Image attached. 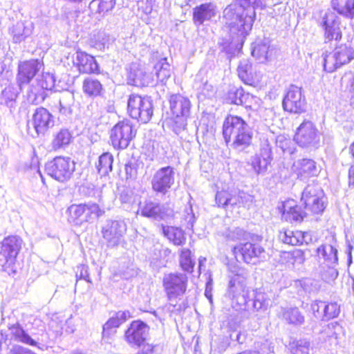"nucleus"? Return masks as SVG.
<instances>
[{
    "mask_svg": "<svg viewBox=\"0 0 354 354\" xmlns=\"http://www.w3.org/2000/svg\"><path fill=\"white\" fill-rule=\"evenodd\" d=\"M261 4V0H235L224 9L223 18L228 25L232 39H221L218 44L222 51L231 54L238 43L243 41L256 19L255 10Z\"/></svg>",
    "mask_w": 354,
    "mask_h": 354,
    "instance_id": "obj_1",
    "label": "nucleus"
},
{
    "mask_svg": "<svg viewBox=\"0 0 354 354\" xmlns=\"http://www.w3.org/2000/svg\"><path fill=\"white\" fill-rule=\"evenodd\" d=\"M252 131L248 124L241 117L228 115L223 124V136L226 145L237 151H243L252 143Z\"/></svg>",
    "mask_w": 354,
    "mask_h": 354,
    "instance_id": "obj_2",
    "label": "nucleus"
},
{
    "mask_svg": "<svg viewBox=\"0 0 354 354\" xmlns=\"http://www.w3.org/2000/svg\"><path fill=\"white\" fill-rule=\"evenodd\" d=\"M170 110L174 117L173 130L179 134L187 126V118L191 109L189 99L180 94H173L169 97Z\"/></svg>",
    "mask_w": 354,
    "mask_h": 354,
    "instance_id": "obj_3",
    "label": "nucleus"
},
{
    "mask_svg": "<svg viewBox=\"0 0 354 354\" xmlns=\"http://www.w3.org/2000/svg\"><path fill=\"white\" fill-rule=\"evenodd\" d=\"M301 201L309 214H322L326 208V198L318 184L308 185L302 192Z\"/></svg>",
    "mask_w": 354,
    "mask_h": 354,
    "instance_id": "obj_4",
    "label": "nucleus"
},
{
    "mask_svg": "<svg viewBox=\"0 0 354 354\" xmlns=\"http://www.w3.org/2000/svg\"><path fill=\"white\" fill-rule=\"evenodd\" d=\"M127 111L132 118L147 123L153 113V102L150 97L132 94L128 99Z\"/></svg>",
    "mask_w": 354,
    "mask_h": 354,
    "instance_id": "obj_5",
    "label": "nucleus"
},
{
    "mask_svg": "<svg viewBox=\"0 0 354 354\" xmlns=\"http://www.w3.org/2000/svg\"><path fill=\"white\" fill-rule=\"evenodd\" d=\"M354 59V48L342 44L336 46L333 50L324 57V68L328 73H333L342 66L348 64Z\"/></svg>",
    "mask_w": 354,
    "mask_h": 354,
    "instance_id": "obj_6",
    "label": "nucleus"
},
{
    "mask_svg": "<svg viewBox=\"0 0 354 354\" xmlns=\"http://www.w3.org/2000/svg\"><path fill=\"white\" fill-rule=\"evenodd\" d=\"M136 130L129 120L118 122L110 131V141L117 150L127 149L136 137Z\"/></svg>",
    "mask_w": 354,
    "mask_h": 354,
    "instance_id": "obj_7",
    "label": "nucleus"
},
{
    "mask_svg": "<svg viewBox=\"0 0 354 354\" xmlns=\"http://www.w3.org/2000/svg\"><path fill=\"white\" fill-rule=\"evenodd\" d=\"M75 169V162L68 157L57 156L46 164L48 175L59 182L70 180Z\"/></svg>",
    "mask_w": 354,
    "mask_h": 354,
    "instance_id": "obj_8",
    "label": "nucleus"
},
{
    "mask_svg": "<svg viewBox=\"0 0 354 354\" xmlns=\"http://www.w3.org/2000/svg\"><path fill=\"white\" fill-rule=\"evenodd\" d=\"M271 142L268 138H263L261 141L258 153L251 156L248 164L251 166L256 175L265 176L268 167L273 160Z\"/></svg>",
    "mask_w": 354,
    "mask_h": 354,
    "instance_id": "obj_9",
    "label": "nucleus"
},
{
    "mask_svg": "<svg viewBox=\"0 0 354 354\" xmlns=\"http://www.w3.org/2000/svg\"><path fill=\"white\" fill-rule=\"evenodd\" d=\"M137 214L143 217L154 220H166L174 216V211L165 204H160L153 201L151 198H145L144 201H139Z\"/></svg>",
    "mask_w": 354,
    "mask_h": 354,
    "instance_id": "obj_10",
    "label": "nucleus"
},
{
    "mask_svg": "<svg viewBox=\"0 0 354 354\" xmlns=\"http://www.w3.org/2000/svg\"><path fill=\"white\" fill-rule=\"evenodd\" d=\"M188 277L187 274L174 272L165 274L163 287L168 299L172 301L183 296L187 290Z\"/></svg>",
    "mask_w": 354,
    "mask_h": 354,
    "instance_id": "obj_11",
    "label": "nucleus"
},
{
    "mask_svg": "<svg viewBox=\"0 0 354 354\" xmlns=\"http://www.w3.org/2000/svg\"><path fill=\"white\" fill-rule=\"evenodd\" d=\"M283 109L291 113H301L306 110V100L301 87L291 84L283 97Z\"/></svg>",
    "mask_w": 354,
    "mask_h": 354,
    "instance_id": "obj_12",
    "label": "nucleus"
},
{
    "mask_svg": "<svg viewBox=\"0 0 354 354\" xmlns=\"http://www.w3.org/2000/svg\"><path fill=\"white\" fill-rule=\"evenodd\" d=\"M175 183V171L172 167L167 166L158 169L151 180V189L157 195H166Z\"/></svg>",
    "mask_w": 354,
    "mask_h": 354,
    "instance_id": "obj_13",
    "label": "nucleus"
},
{
    "mask_svg": "<svg viewBox=\"0 0 354 354\" xmlns=\"http://www.w3.org/2000/svg\"><path fill=\"white\" fill-rule=\"evenodd\" d=\"M295 140L302 148L315 149L319 142V134L312 122L305 120L297 128Z\"/></svg>",
    "mask_w": 354,
    "mask_h": 354,
    "instance_id": "obj_14",
    "label": "nucleus"
},
{
    "mask_svg": "<svg viewBox=\"0 0 354 354\" xmlns=\"http://www.w3.org/2000/svg\"><path fill=\"white\" fill-rule=\"evenodd\" d=\"M127 224L123 220H107L102 227V234L108 248L117 247L127 232Z\"/></svg>",
    "mask_w": 354,
    "mask_h": 354,
    "instance_id": "obj_15",
    "label": "nucleus"
},
{
    "mask_svg": "<svg viewBox=\"0 0 354 354\" xmlns=\"http://www.w3.org/2000/svg\"><path fill=\"white\" fill-rule=\"evenodd\" d=\"M246 283L244 277L240 274L233 275L228 283L227 295L233 302H236L240 306H249L245 291Z\"/></svg>",
    "mask_w": 354,
    "mask_h": 354,
    "instance_id": "obj_16",
    "label": "nucleus"
},
{
    "mask_svg": "<svg viewBox=\"0 0 354 354\" xmlns=\"http://www.w3.org/2000/svg\"><path fill=\"white\" fill-rule=\"evenodd\" d=\"M43 66V62L39 59H32L20 62L17 75V82L19 89L22 90L24 85L28 84Z\"/></svg>",
    "mask_w": 354,
    "mask_h": 354,
    "instance_id": "obj_17",
    "label": "nucleus"
},
{
    "mask_svg": "<svg viewBox=\"0 0 354 354\" xmlns=\"http://www.w3.org/2000/svg\"><path fill=\"white\" fill-rule=\"evenodd\" d=\"M319 25L324 30L326 41H338L341 39L342 34L339 27L338 17L332 11L328 10L321 17Z\"/></svg>",
    "mask_w": 354,
    "mask_h": 354,
    "instance_id": "obj_18",
    "label": "nucleus"
},
{
    "mask_svg": "<svg viewBox=\"0 0 354 354\" xmlns=\"http://www.w3.org/2000/svg\"><path fill=\"white\" fill-rule=\"evenodd\" d=\"M149 326L140 320L133 321L124 333V339L131 346L140 347L147 339Z\"/></svg>",
    "mask_w": 354,
    "mask_h": 354,
    "instance_id": "obj_19",
    "label": "nucleus"
},
{
    "mask_svg": "<svg viewBox=\"0 0 354 354\" xmlns=\"http://www.w3.org/2000/svg\"><path fill=\"white\" fill-rule=\"evenodd\" d=\"M235 255L239 254L242 260L247 263H255L259 259L264 257L266 251L257 243L246 242L239 243L233 248Z\"/></svg>",
    "mask_w": 354,
    "mask_h": 354,
    "instance_id": "obj_20",
    "label": "nucleus"
},
{
    "mask_svg": "<svg viewBox=\"0 0 354 354\" xmlns=\"http://www.w3.org/2000/svg\"><path fill=\"white\" fill-rule=\"evenodd\" d=\"M32 124L35 131L33 137L44 136L45 133L54 126L53 115L45 108H37L32 115Z\"/></svg>",
    "mask_w": 354,
    "mask_h": 354,
    "instance_id": "obj_21",
    "label": "nucleus"
},
{
    "mask_svg": "<svg viewBox=\"0 0 354 354\" xmlns=\"http://www.w3.org/2000/svg\"><path fill=\"white\" fill-rule=\"evenodd\" d=\"M128 79L136 86H149L155 83L153 75L138 64H132Z\"/></svg>",
    "mask_w": 354,
    "mask_h": 354,
    "instance_id": "obj_22",
    "label": "nucleus"
},
{
    "mask_svg": "<svg viewBox=\"0 0 354 354\" xmlns=\"http://www.w3.org/2000/svg\"><path fill=\"white\" fill-rule=\"evenodd\" d=\"M23 243L22 239L18 236H8L1 242L0 254H2L6 262L12 263L18 255Z\"/></svg>",
    "mask_w": 354,
    "mask_h": 354,
    "instance_id": "obj_23",
    "label": "nucleus"
},
{
    "mask_svg": "<svg viewBox=\"0 0 354 354\" xmlns=\"http://www.w3.org/2000/svg\"><path fill=\"white\" fill-rule=\"evenodd\" d=\"M37 80L41 89L36 93L31 91L28 97V100L30 102L35 104L41 103L44 100L46 97L44 90H51L54 87L55 82V77L50 73H43Z\"/></svg>",
    "mask_w": 354,
    "mask_h": 354,
    "instance_id": "obj_24",
    "label": "nucleus"
},
{
    "mask_svg": "<svg viewBox=\"0 0 354 354\" xmlns=\"http://www.w3.org/2000/svg\"><path fill=\"white\" fill-rule=\"evenodd\" d=\"M74 63L81 73H98L99 66L94 57L80 50L76 52Z\"/></svg>",
    "mask_w": 354,
    "mask_h": 354,
    "instance_id": "obj_25",
    "label": "nucleus"
},
{
    "mask_svg": "<svg viewBox=\"0 0 354 354\" xmlns=\"http://www.w3.org/2000/svg\"><path fill=\"white\" fill-rule=\"evenodd\" d=\"M318 255L322 257L327 265L338 264L337 242L332 236L328 242L322 244L317 250Z\"/></svg>",
    "mask_w": 354,
    "mask_h": 354,
    "instance_id": "obj_26",
    "label": "nucleus"
},
{
    "mask_svg": "<svg viewBox=\"0 0 354 354\" xmlns=\"http://www.w3.org/2000/svg\"><path fill=\"white\" fill-rule=\"evenodd\" d=\"M216 15V6L212 3H203L193 10L194 24L200 26Z\"/></svg>",
    "mask_w": 354,
    "mask_h": 354,
    "instance_id": "obj_27",
    "label": "nucleus"
},
{
    "mask_svg": "<svg viewBox=\"0 0 354 354\" xmlns=\"http://www.w3.org/2000/svg\"><path fill=\"white\" fill-rule=\"evenodd\" d=\"M308 215V212L293 200L287 201L283 204L282 217L287 221L301 222Z\"/></svg>",
    "mask_w": 354,
    "mask_h": 354,
    "instance_id": "obj_28",
    "label": "nucleus"
},
{
    "mask_svg": "<svg viewBox=\"0 0 354 354\" xmlns=\"http://www.w3.org/2000/svg\"><path fill=\"white\" fill-rule=\"evenodd\" d=\"M131 317L129 310L118 311L103 325L102 337H109L115 333V329Z\"/></svg>",
    "mask_w": 354,
    "mask_h": 354,
    "instance_id": "obj_29",
    "label": "nucleus"
},
{
    "mask_svg": "<svg viewBox=\"0 0 354 354\" xmlns=\"http://www.w3.org/2000/svg\"><path fill=\"white\" fill-rule=\"evenodd\" d=\"M162 232L164 236L175 245L181 246L186 243L185 232L180 227L162 225Z\"/></svg>",
    "mask_w": 354,
    "mask_h": 354,
    "instance_id": "obj_30",
    "label": "nucleus"
},
{
    "mask_svg": "<svg viewBox=\"0 0 354 354\" xmlns=\"http://www.w3.org/2000/svg\"><path fill=\"white\" fill-rule=\"evenodd\" d=\"M9 330L12 337L15 341L28 344L30 346H37V342L34 340L19 324L16 323L9 326Z\"/></svg>",
    "mask_w": 354,
    "mask_h": 354,
    "instance_id": "obj_31",
    "label": "nucleus"
},
{
    "mask_svg": "<svg viewBox=\"0 0 354 354\" xmlns=\"http://www.w3.org/2000/svg\"><path fill=\"white\" fill-rule=\"evenodd\" d=\"M299 173L306 177L317 176L322 168L317 162L309 158H303L299 162Z\"/></svg>",
    "mask_w": 354,
    "mask_h": 354,
    "instance_id": "obj_32",
    "label": "nucleus"
},
{
    "mask_svg": "<svg viewBox=\"0 0 354 354\" xmlns=\"http://www.w3.org/2000/svg\"><path fill=\"white\" fill-rule=\"evenodd\" d=\"M72 135L67 129H61L53 135L51 142L52 149L55 151L65 149L71 142Z\"/></svg>",
    "mask_w": 354,
    "mask_h": 354,
    "instance_id": "obj_33",
    "label": "nucleus"
},
{
    "mask_svg": "<svg viewBox=\"0 0 354 354\" xmlns=\"http://www.w3.org/2000/svg\"><path fill=\"white\" fill-rule=\"evenodd\" d=\"M74 102L75 97L72 92L66 91L61 93L59 97V113L66 116L71 115Z\"/></svg>",
    "mask_w": 354,
    "mask_h": 354,
    "instance_id": "obj_34",
    "label": "nucleus"
},
{
    "mask_svg": "<svg viewBox=\"0 0 354 354\" xmlns=\"http://www.w3.org/2000/svg\"><path fill=\"white\" fill-rule=\"evenodd\" d=\"M82 89L84 93L89 97L100 96L104 92L100 82L92 77H87L84 80Z\"/></svg>",
    "mask_w": 354,
    "mask_h": 354,
    "instance_id": "obj_35",
    "label": "nucleus"
},
{
    "mask_svg": "<svg viewBox=\"0 0 354 354\" xmlns=\"http://www.w3.org/2000/svg\"><path fill=\"white\" fill-rule=\"evenodd\" d=\"M113 156L109 152L103 153L96 163L97 173L101 176H107L113 169Z\"/></svg>",
    "mask_w": 354,
    "mask_h": 354,
    "instance_id": "obj_36",
    "label": "nucleus"
},
{
    "mask_svg": "<svg viewBox=\"0 0 354 354\" xmlns=\"http://www.w3.org/2000/svg\"><path fill=\"white\" fill-rule=\"evenodd\" d=\"M342 331L341 326L337 322H331L323 328L321 332L322 338L330 341L331 344H338V335Z\"/></svg>",
    "mask_w": 354,
    "mask_h": 354,
    "instance_id": "obj_37",
    "label": "nucleus"
},
{
    "mask_svg": "<svg viewBox=\"0 0 354 354\" xmlns=\"http://www.w3.org/2000/svg\"><path fill=\"white\" fill-rule=\"evenodd\" d=\"M83 224L102 216L104 212L95 203H83Z\"/></svg>",
    "mask_w": 354,
    "mask_h": 354,
    "instance_id": "obj_38",
    "label": "nucleus"
},
{
    "mask_svg": "<svg viewBox=\"0 0 354 354\" xmlns=\"http://www.w3.org/2000/svg\"><path fill=\"white\" fill-rule=\"evenodd\" d=\"M19 91L13 86H8L1 92L0 102L1 104L9 107L10 111L16 106V99L18 96Z\"/></svg>",
    "mask_w": 354,
    "mask_h": 354,
    "instance_id": "obj_39",
    "label": "nucleus"
},
{
    "mask_svg": "<svg viewBox=\"0 0 354 354\" xmlns=\"http://www.w3.org/2000/svg\"><path fill=\"white\" fill-rule=\"evenodd\" d=\"M154 70L157 80L162 83L167 80L171 75V68L166 58L162 59L156 63Z\"/></svg>",
    "mask_w": 354,
    "mask_h": 354,
    "instance_id": "obj_40",
    "label": "nucleus"
},
{
    "mask_svg": "<svg viewBox=\"0 0 354 354\" xmlns=\"http://www.w3.org/2000/svg\"><path fill=\"white\" fill-rule=\"evenodd\" d=\"M115 5V0H92L88 8L92 12L101 14L111 10Z\"/></svg>",
    "mask_w": 354,
    "mask_h": 354,
    "instance_id": "obj_41",
    "label": "nucleus"
},
{
    "mask_svg": "<svg viewBox=\"0 0 354 354\" xmlns=\"http://www.w3.org/2000/svg\"><path fill=\"white\" fill-rule=\"evenodd\" d=\"M83 203L73 204L68 208V221L76 226L83 224Z\"/></svg>",
    "mask_w": 354,
    "mask_h": 354,
    "instance_id": "obj_42",
    "label": "nucleus"
},
{
    "mask_svg": "<svg viewBox=\"0 0 354 354\" xmlns=\"http://www.w3.org/2000/svg\"><path fill=\"white\" fill-rule=\"evenodd\" d=\"M11 31L15 43H20L32 33L31 28L25 26L23 22H17L13 26Z\"/></svg>",
    "mask_w": 354,
    "mask_h": 354,
    "instance_id": "obj_43",
    "label": "nucleus"
},
{
    "mask_svg": "<svg viewBox=\"0 0 354 354\" xmlns=\"http://www.w3.org/2000/svg\"><path fill=\"white\" fill-rule=\"evenodd\" d=\"M248 97L242 87L232 86L228 91L227 100L230 104H243Z\"/></svg>",
    "mask_w": 354,
    "mask_h": 354,
    "instance_id": "obj_44",
    "label": "nucleus"
},
{
    "mask_svg": "<svg viewBox=\"0 0 354 354\" xmlns=\"http://www.w3.org/2000/svg\"><path fill=\"white\" fill-rule=\"evenodd\" d=\"M110 41V35L104 31L97 32L91 39L93 47L100 50H104L106 48H108Z\"/></svg>",
    "mask_w": 354,
    "mask_h": 354,
    "instance_id": "obj_45",
    "label": "nucleus"
},
{
    "mask_svg": "<svg viewBox=\"0 0 354 354\" xmlns=\"http://www.w3.org/2000/svg\"><path fill=\"white\" fill-rule=\"evenodd\" d=\"M283 317L289 324L301 325L304 322V317L297 308L285 310L283 313Z\"/></svg>",
    "mask_w": 354,
    "mask_h": 354,
    "instance_id": "obj_46",
    "label": "nucleus"
},
{
    "mask_svg": "<svg viewBox=\"0 0 354 354\" xmlns=\"http://www.w3.org/2000/svg\"><path fill=\"white\" fill-rule=\"evenodd\" d=\"M180 264L182 269L189 273L193 272L194 261L191 256V251L189 249L183 248L180 250Z\"/></svg>",
    "mask_w": 354,
    "mask_h": 354,
    "instance_id": "obj_47",
    "label": "nucleus"
},
{
    "mask_svg": "<svg viewBox=\"0 0 354 354\" xmlns=\"http://www.w3.org/2000/svg\"><path fill=\"white\" fill-rule=\"evenodd\" d=\"M239 78L245 84H250L252 81V66L248 60L240 62L237 68Z\"/></svg>",
    "mask_w": 354,
    "mask_h": 354,
    "instance_id": "obj_48",
    "label": "nucleus"
},
{
    "mask_svg": "<svg viewBox=\"0 0 354 354\" xmlns=\"http://www.w3.org/2000/svg\"><path fill=\"white\" fill-rule=\"evenodd\" d=\"M290 351L292 354H309L310 342L306 339H301L290 344Z\"/></svg>",
    "mask_w": 354,
    "mask_h": 354,
    "instance_id": "obj_49",
    "label": "nucleus"
},
{
    "mask_svg": "<svg viewBox=\"0 0 354 354\" xmlns=\"http://www.w3.org/2000/svg\"><path fill=\"white\" fill-rule=\"evenodd\" d=\"M268 52L269 45L268 42L263 41L258 44L253 48L252 55L260 62H263L268 59Z\"/></svg>",
    "mask_w": 354,
    "mask_h": 354,
    "instance_id": "obj_50",
    "label": "nucleus"
},
{
    "mask_svg": "<svg viewBox=\"0 0 354 354\" xmlns=\"http://www.w3.org/2000/svg\"><path fill=\"white\" fill-rule=\"evenodd\" d=\"M249 300V303L252 302L254 308L257 310L266 309L270 303V299L268 297V295L261 292H256L253 300Z\"/></svg>",
    "mask_w": 354,
    "mask_h": 354,
    "instance_id": "obj_51",
    "label": "nucleus"
},
{
    "mask_svg": "<svg viewBox=\"0 0 354 354\" xmlns=\"http://www.w3.org/2000/svg\"><path fill=\"white\" fill-rule=\"evenodd\" d=\"M333 8L339 15L347 18L353 19L354 17V0H346L344 6H333Z\"/></svg>",
    "mask_w": 354,
    "mask_h": 354,
    "instance_id": "obj_52",
    "label": "nucleus"
},
{
    "mask_svg": "<svg viewBox=\"0 0 354 354\" xmlns=\"http://www.w3.org/2000/svg\"><path fill=\"white\" fill-rule=\"evenodd\" d=\"M138 196L135 195L133 192L129 189H124L120 194L119 199L124 208L128 209L133 205L137 201Z\"/></svg>",
    "mask_w": 354,
    "mask_h": 354,
    "instance_id": "obj_53",
    "label": "nucleus"
},
{
    "mask_svg": "<svg viewBox=\"0 0 354 354\" xmlns=\"http://www.w3.org/2000/svg\"><path fill=\"white\" fill-rule=\"evenodd\" d=\"M339 313L340 307L337 302L326 303L325 301V309L323 315V320H328L337 317Z\"/></svg>",
    "mask_w": 354,
    "mask_h": 354,
    "instance_id": "obj_54",
    "label": "nucleus"
},
{
    "mask_svg": "<svg viewBox=\"0 0 354 354\" xmlns=\"http://www.w3.org/2000/svg\"><path fill=\"white\" fill-rule=\"evenodd\" d=\"M336 265H327V267H324L320 272L322 279L327 282L330 283L333 281L338 276V272L335 268Z\"/></svg>",
    "mask_w": 354,
    "mask_h": 354,
    "instance_id": "obj_55",
    "label": "nucleus"
},
{
    "mask_svg": "<svg viewBox=\"0 0 354 354\" xmlns=\"http://www.w3.org/2000/svg\"><path fill=\"white\" fill-rule=\"evenodd\" d=\"M325 309V301L321 300L314 301L311 304V310L317 319L323 320V315Z\"/></svg>",
    "mask_w": 354,
    "mask_h": 354,
    "instance_id": "obj_56",
    "label": "nucleus"
},
{
    "mask_svg": "<svg viewBox=\"0 0 354 354\" xmlns=\"http://www.w3.org/2000/svg\"><path fill=\"white\" fill-rule=\"evenodd\" d=\"M229 197H230V192L222 190L220 192H217L216 196H215V201L216 203L219 207H222L224 209H226L228 207V203H229Z\"/></svg>",
    "mask_w": 354,
    "mask_h": 354,
    "instance_id": "obj_57",
    "label": "nucleus"
},
{
    "mask_svg": "<svg viewBox=\"0 0 354 354\" xmlns=\"http://www.w3.org/2000/svg\"><path fill=\"white\" fill-rule=\"evenodd\" d=\"M249 234L241 228L236 227L230 231L227 234V238L232 241L246 240Z\"/></svg>",
    "mask_w": 354,
    "mask_h": 354,
    "instance_id": "obj_58",
    "label": "nucleus"
},
{
    "mask_svg": "<svg viewBox=\"0 0 354 354\" xmlns=\"http://www.w3.org/2000/svg\"><path fill=\"white\" fill-rule=\"evenodd\" d=\"M183 218L187 222V228H192L196 221V217L193 212L192 206L189 205L185 207Z\"/></svg>",
    "mask_w": 354,
    "mask_h": 354,
    "instance_id": "obj_59",
    "label": "nucleus"
},
{
    "mask_svg": "<svg viewBox=\"0 0 354 354\" xmlns=\"http://www.w3.org/2000/svg\"><path fill=\"white\" fill-rule=\"evenodd\" d=\"M76 277L80 279H84L88 283H91L88 274V268L86 265H80L77 268Z\"/></svg>",
    "mask_w": 354,
    "mask_h": 354,
    "instance_id": "obj_60",
    "label": "nucleus"
},
{
    "mask_svg": "<svg viewBox=\"0 0 354 354\" xmlns=\"http://www.w3.org/2000/svg\"><path fill=\"white\" fill-rule=\"evenodd\" d=\"M290 240V245H301L304 241V236L301 231L293 232Z\"/></svg>",
    "mask_w": 354,
    "mask_h": 354,
    "instance_id": "obj_61",
    "label": "nucleus"
},
{
    "mask_svg": "<svg viewBox=\"0 0 354 354\" xmlns=\"http://www.w3.org/2000/svg\"><path fill=\"white\" fill-rule=\"evenodd\" d=\"M124 169L127 178H135L136 176L137 169L135 164L131 161H129L125 164Z\"/></svg>",
    "mask_w": 354,
    "mask_h": 354,
    "instance_id": "obj_62",
    "label": "nucleus"
},
{
    "mask_svg": "<svg viewBox=\"0 0 354 354\" xmlns=\"http://www.w3.org/2000/svg\"><path fill=\"white\" fill-rule=\"evenodd\" d=\"M238 196L240 206L249 207L250 204L252 202V197L243 192H239Z\"/></svg>",
    "mask_w": 354,
    "mask_h": 354,
    "instance_id": "obj_63",
    "label": "nucleus"
},
{
    "mask_svg": "<svg viewBox=\"0 0 354 354\" xmlns=\"http://www.w3.org/2000/svg\"><path fill=\"white\" fill-rule=\"evenodd\" d=\"M140 348V349L136 354H153L154 346L150 344L144 342Z\"/></svg>",
    "mask_w": 354,
    "mask_h": 354,
    "instance_id": "obj_64",
    "label": "nucleus"
}]
</instances>
